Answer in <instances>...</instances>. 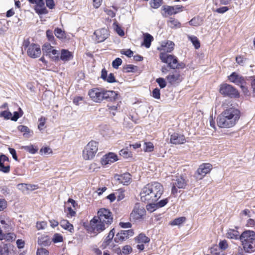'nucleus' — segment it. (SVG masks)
Segmentation results:
<instances>
[{
  "mask_svg": "<svg viewBox=\"0 0 255 255\" xmlns=\"http://www.w3.org/2000/svg\"><path fill=\"white\" fill-rule=\"evenodd\" d=\"M1 160L3 161H8V158L4 154L0 155V171L3 173H8L10 171V166L9 165H4L1 163Z\"/></svg>",
  "mask_w": 255,
  "mask_h": 255,
  "instance_id": "cd10ccee",
  "label": "nucleus"
},
{
  "mask_svg": "<svg viewBox=\"0 0 255 255\" xmlns=\"http://www.w3.org/2000/svg\"><path fill=\"white\" fill-rule=\"evenodd\" d=\"M163 192L162 185L158 182H152L145 185L140 193V199L144 202H156Z\"/></svg>",
  "mask_w": 255,
  "mask_h": 255,
  "instance_id": "f03ea898",
  "label": "nucleus"
},
{
  "mask_svg": "<svg viewBox=\"0 0 255 255\" xmlns=\"http://www.w3.org/2000/svg\"><path fill=\"white\" fill-rule=\"evenodd\" d=\"M46 36L49 41H52L54 39L53 32L50 30H47L46 31Z\"/></svg>",
  "mask_w": 255,
  "mask_h": 255,
  "instance_id": "774afa93",
  "label": "nucleus"
},
{
  "mask_svg": "<svg viewBox=\"0 0 255 255\" xmlns=\"http://www.w3.org/2000/svg\"><path fill=\"white\" fill-rule=\"evenodd\" d=\"M218 246L223 252L228 248L227 241L225 240L220 241Z\"/></svg>",
  "mask_w": 255,
  "mask_h": 255,
  "instance_id": "49530a36",
  "label": "nucleus"
},
{
  "mask_svg": "<svg viewBox=\"0 0 255 255\" xmlns=\"http://www.w3.org/2000/svg\"><path fill=\"white\" fill-rule=\"evenodd\" d=\"M98 151V142L90 141L83 150V157L85 160H91Z\"/></svg>",
  "mask_w": 255,
  "mask_h": 255,
  "instance_id": "39448f33",
  "label": "nucleus"
},
{
  "mask_svg": "<svg viewBox=\"0 0 255 255\" xmlns=\"http://www.w3.org/2000/svg\"><path fill=\"white\" fill-rule=\"evenodd\" d=\"M98 216L97 219L100 220V222L106 223L107 224V227L113 222V218L112 213L108 209H100L98 212Z\"/></svg>",
  "mask_w": 255,
  "mask_h": 255,
  "instance_id": "6e6552de",
  "label": "nucleus"
},
{
  "mask_svg": "<svg viewBox=\"0 0 255 255\" xmlns=\"http://www.w3.org/2000/svg\"><path fill=\"white\" fill-rule=\"evenodd\" d=\"M114 234L115 233L114 231V229L110 231L108 236L105 238L104 242L102 245L101 247L103 249H105L107 247V246H108L110 244L111 241L112 240L114 236Z\"/></svg>",
  "mask_w": 255,
  "mask_h": 255,
  "instance_id": "2f4dec72",
  "label": "nucleus"
},
{
  "mask_svg": "<svg viewBox=\"0 0 255 255\" xmlns=\"http://www.w3.org/2000/svg\"><path fill=\"white\" fill-rule=\"evenodd\" d=\"M18 187L20 188V187L22 188H26L27 190H34L38 188L37 185H31V184H19L18 185Z\"/></svg>",
  "mask_w": 255,
  "mask_h": 255,
  "instance_id": "37998d69",
  "label": "nucleus"
},
{
  "mask_svg": "<svg viewBox=\"0 0 255 255\" xmlns=\"http://www.w3.org/2000/svg\"><path fill=\"white\" fill-rule=\"evenodd\" d=\"M89 96L91 99L96 103H101L103 101V89L94 88L89 91Z\"/></svg>",
  "mask_w": 255,
  "mask_h": 255,
  "instance_id": "9b49d317",
  "label": "nucleus"
},
{
  "mask_svg": "<svg viewBox=\"0 0 255 255\" xmlns=\"http://www.w3.org/2000/svg\"><path fill=\"white\" fill-rule=\"evenodd\" d=\"M240 236L239 232L235 230L230 229L227 233V238L232 239H240Z\"/></svg>",
  "mask_w": 255,
  "mask_h": 255,
  "instance_id": "72a5a7b5",
  "label": "nucleus"
},
{
  "mask_svg": "<svg viewBox=\"0 0 255 255\" xmlns=\"http://www.w3.org/2000/svg\"><path fill=\"white\" fill-rule=\"evenodd\" d=\"M22 149H24L31 154H34L38 151V148L35 147L32 144L28 146H23L22 147Z\"/></svg>",
  "mask_w": 255,
  "mask_h": 255,
  "instance_id": "a19ab883",
  "label": "nucleus"
},
{
  "mask_svg": "<svg viewBox=\"0 0 255 255\" xmlns=\"http://www.w3.org/2000/svg\"><path fill=\"white\" fill-rule=\"evenodd\" d=\"M55 36L59 39H63L66 38V33L61 28H56L54 30Z\"/></svg>",
  "mask_w": 255,
  "mask_h": 255,
  "instance_id": "4c0bfd02",
  "label": "nucleus"
},
{
  "mask_svg": "<svg viewBox=\"0 0 255 255\" xmlns=\"http://www.w3.org/2000/svg\"><path fill=\"white\" fill-rule=\"evenodd\" d=\"M0 223L3 225L2 228L5 230V232H9L11 229L12 225L11 222L8 220H0Z\"/></svg>",
  "mask_w": 255,
  "mask_h": 255,
  "instance_id": "e433bc0d",
  "label": "nucleus"
},
{
  "mask_svg": "<svg viewBox=\"0 0 255 255\" xmlns=\"http://www.w3.org/2000/svg\"><path fill=\"white\" fill-rule=\"evenodd\" d=\"M42 50L44 55L48 56L53 61L59 60L58 51L53 48L49 43L44 44L42 47Z\"/></svg>",
  "mask_w": 255,
  "mask_h": 255,
  "instance_id": "1a4fd4ad",
  "label": "nucleus"
},
{
  "mask_svg": "<svg viewBox=\"0 0 255 255\" xmlns=\"http://www.w3.org/2000/svg\"><path fill=\"white\" fill-rule=\"evenodd\" d=\"M122 63V60L120 58H117L115 60H114L112 62L113 67L117 69L120 65H121Z\"/></svg>",
  "mask_w": 255,
  "mask_h": 255,
  "instance_id": "5fc2aeb1",
  "label": "nucleus"
},
{
  "mask_svg": "<svg viewBox=\"0 0 255 255\" xmlns=\"http://www.w3.org/2000/svg\"><path fill=\"white\" fill-rule=\"evenodd\" d=\"M240 240L242 244L245 243H255V232L253 231H244L240 236Z\"/></svg>",
  "mask_w": 255,
  "mask_h": 255,
  "instance_id": "f8f14e48",
  "label": "nucleus"
},
{
  "mask_svg": "<svg viewBox=\"0 0 255 255\" xmlns=\"http://www.w3.org/2000/svg\"><path fill=\"white\" fill-rule=\"evenodd\" d=\"M118 93L114 91L105 90L103 89V100L112 102L118 98Z\"/></svg>",
  "mask_w": 255,
  "mask_h": 255,
  "instance_id": "4be33fe9",
  "label": "nucleus"
},
{
  "mask_svg": "<svg viewBox=\"0 0 255 255\" xmlns=\"http://www.w3.org/2000/svg\"><path fill=\"white\" fill-rule=\"evenodd\" d=\"M240 117V111L231 107L227 108L218 117L217 125L222 128H230L237 124Z\"/></svg>",
  "mask_w": 255,
  "mask_h": 255,
  "instance_id": "f257e3e1",
  "label": "nucleus"
},
{
  "mask_svg": "<svg viewBox=\"0 0 255 255\" xmlns=\"http://www.w3.org/2000/svg\"><path fill=\"white\" fill-rule=\"evenodd\" d=\"M170 142L174 144H183L186 142L184 135L174 133L170 136Z\"/></svg>",
  "mask_w": 255,
  "mask_h": 255,
  "instance_id": "b1692460",
  "label": "nucleus"
},
{
  "mask_svg": "<svg viewBox=\"0 0 255 255\" xmlns=\"http://www.w3.org/2000/svg\"><path fill=\"white\" fill-rule=\"evenodd\" d=\"M120 155L123 156L124 158H128L131 156V153L128 151L127 149H123L120 151Z\"/></svg>",
  "mask_w": 255,
  "mask_h": 255,
  "instance_id": "8fccbe9b",
  "label": "nucleus"
},
{
  "mask_svg": "<svg viewBox=\"0 0 255 255\" xmlns=\"http://www.w3.org/2000/svg\"><path fill=\"white\" fill-rule=\"evenodd\" d=\"M121 53L127 56L128 57H131L133 55V52L130 49H123L121 51Z\"/></svg>",
  "mask_w": 255,
  "mask_h": 255,
  "instance_id": "052dcab7",
  "label": "nucleus"
},
{
  "mask_svg": "<svg viewBox=\"0 0 255 255\" xmlns=\"http://www.w3.org/2000/svg\"><path fill=\"white\" fill-rule=\"evenodd\" d=\"M212 169V165L210 163H203L200 165L196 171L197 178L202 179Z\"/></svg>",
  "mask_w": 255,
  "mask_h": 255,
  "instance_id": "ddd939ff",
  "label": "nucleus"
},
{
  "mask_svg": "<svg viewBox=\"0 0 255 255\" xmlns=\"http://www.w3.org/2000/svg\"><path fill=\"white\" fill-rule=\"evenodd\" d=\"M229 9L228 6H223L214 10V11L219 13H224Z\"/></svg>",
  "mask_w": 255,
  "mask_h": 255,
  "instance_id": "0e129e2a",
  "label": "nucleus"
},
{
  "mask_svg": "<svg viewBox=\"0 0 255 255\" xmlns=\"http://www.w3.org/2000/svg\"><path fill=\"white\" fill-rule=\"evenodd\" d=\"M228 79L231 82L237 85L241 86L242 88H244L243 86V84L245 82L244 78L243 76L238 74L236 72H233L228 76Z\"/></svg>",
  "mask_w": 255,
  "mask_h": 255,
  "instance_id": "aec40b11",
  "label": "nucleus"
},
{
  "mask_svg": "<svg viewBox=\"0 0 255 255\" xmlns=\"http://www.w3.org/2000/svg\"><path fill=\"white\" fill-rule=\"evenodd\" d=\"M220 93L225 96L231 98H237L239 96L238 91L232 85L223 84L220 86Z\"/></svg>",
  "mask_w": 255,
  "mask_h": 255,
  "instance_id": "0eeeda50",
  "label": "nucleus"
},
{
  "mask_svg": "<svg viewBox=\"0 0 255 255\" xmlns=\"http://www.w3.org/2000/svg\"><path fill=\"white\" fill-rule=\"evenodd\" d=\"M8 249L7 246L5 245L3 247H0V255H9Z\"/></svg>",
  "mask_w": 255,
  "mask_h": 255,
  "instance_id": "13d9d810",
  "label": "nucleus"
},
{
  "mask_svg": "<svg viewBox=\"0 0 255 255\" xmlns=\"http://www.w3.org/2000/svg\"><path fill=\"white\" fill-rule=\"evenodd\" d=\"M130 174L128 173H125L121 175H116L114 177L115 180L117 183L122 184L124 185H127L129 184L130 181Z\"/></svg>",
  "mask_w": 255,
  "mask_h": 255,
  "instance_id": "6ab92c4d",
  "label": "nucleus"
},
{
  "mask_svg": "<svg viewBox=\"0 0 255 255\" xmlns=\"http://www.w3.org/2000/svg\"><path fill=\"white\" fill-rule=\"evenodd\" d=\"M35 4V10L37 13L38 14H45L48 13L44 0H38Z\"/></svg>",
  "mask_w": 255,
  "mask_h": 255,
  "instance_id": "5701e85b",
  "label": "nucleus"
},
{
  "mask_svg": "<svg viewBox=\"0 0 255 255\" xmlns=\"http://www.w3.org/2000/svg\"><path fill=\"white\" fill-rule=\"evenodd\" d=\"M52 241L54 243L62 242L63 241V237L59 234H55Z\"/></svg>",
  "mask_w": 255,
  "mask_h": 255,
  "instance_id": "09e8293b",
  "label": "nucleus"
},
{
  "mask_svg": "<svg viewBox=\"0 0 255 255\" xmlns=\"http://www.w3.org/2000/svg\"><path fill=\"white\" fill-rule=\"evenodd\" d=\"M39 124L38 126V128L39 130H42L43 129V127L44 126L45 122H46V118L43 117H41L40 119H39L38 120Z\"/></svg>",
  "mask_w": 255,
  "mask_h": 255,
  "instance_id": "6e6d98bb",
  "label": "nucleus"
},
{
  "mask_svg": "<svg viewBox=\"0 0 255 255\" xmlns=\"http://www.w3.org/2000/svg\"><path fill=\"white\" fill-rule=\"evenodd\" d=\"M156 82L158 84L161 88H163L166 86V81L163 78H159L156 79Z\"/></svg>",
  "mask_w": 255,
  "mask_h": 255,
  "instance_id": "3c124183",
  "label": "nucleus"
},
{
  "mask_svg": "<svg viewBox=\"0 0 255 255\" xmlns=\"http://www.w3.org/2000/svg\"><path fill=\"white\" fill-rule=\"evenodd\" d=\"M133 231L132 230L121 231L116 235L115 241L116 242H123L128 239L129 237L133 236Z\"/></svg>",
  "mask_w": 255,
  "mask_h": 255,
  "instance_id": "a211bd4d",
  "label": "nucleus"
},
{
  "mask_svg": "<svg viewBox=\"0 0 255 255\" xmlns=\"http://www.w3.org/2000/svg\"><path fill=\"white\" fill-rule=\"evenodd\" d=\"M159 57L162 62L168 64V66L172 69H182L185 67L183 63H178L177 58L174 55L161 52Z\"/></svg>",
  "mask_w": 255,
  "mask_h": 255,
  "instance_id": "7ed1b4c3",
  "label": "nucleus"
},
{
  "mask_svg": "<svg viewBox=\"0 0 255 255\" xmlns=\"http://www.w3.org/2000/svg\"><path fill=\"white\" fill-rule=\"evenodd\" d=\"M38 244L42 246H47L50 245L51 241L47 236H41L38 239Z\"/></svg>",
  "mask_w": 255,
  "mask_h": 255,
  "instance_id": "473e14b6",
  "label": "nucleus"
},
{
  "mask_svg": "<svg viewBox=\"0 0 255 255\" xmlns=\"http://www.w3.org/2000/svg\"><path fill=\"white\" fill-rule=\"evenodd\" d=\"M115 29L117 33L121 36H123L125 35L124 30L118 24H115Z\"/></svg>",
  "mask_w": 255,
  "mask_h": 255,
  "instance_id": "e2e57ef3",
  "label": "nucleus"
},
{
  "mask_svg": "<svg viewBox=\"0 0 255 255\" xmlns=\"http://www.w3.org/2000/svg\"><path fill=\"white\" fill-rule=\"evenodd\" d=\"M174 43L171 41H164L161 43L159 47H158L157 49L159 51H162V52H171L174 49Z\"/></svg>",
  "mask_w": 255,
  "mask_h": 255,
  "instance_id": "412c9836",
  "label": "nucleus"
},
{
  "mask_svg": "<svg viewBox=\"0 0 255 255\" xmlns=\"http://www.w3.org/2000/svg\"><path fill=\"white\" fill-rule=\"evenodd\" d=\"M154 146L151 142H145L143 144V149L145 152H151L153 150Z\"/></svg>",
  "mask_w": 255,
  "mask_h": 255,
  "instance_id": "79ce46f5",
  "label": "nucleus"
},
{
  "mask_svg": "<svg viewBox=\"0 0 255 255\" xmlns=\"http://www.w3.org/2000/svg\"><path fill=\"white\" fill-rule=\"evenodd\" d=\"M186 220L184 217H181L176 219L169 223V225L171 226H178L183 223Z\"/></svg>",
  "mask_w": 255,
  "mask_h": 255,
  "instance_id": "ea45409f",
  "label": "nucleus"
},
{
  "mask_svg": "<svg viewBox=\"0 0 255 255\" xmlns=\"http://www.w3.org/2000/svg\"><path fill=\"white\" fill-rule=\"evenodd\" d=\"M134 240L137 244L136 248L140 251H143L144 249V245L148 244L150 241V239L143 233L139 234Z\"/></svg>",
  "mask_w": 255,
  "mask_h": 255,
  "instance_id": "4468645a",
  "label": "nucleus"
},
{
  "mask_svg": "<svg viewBox=\"0 0 255 255\" xmlns=\"http://www.w3.org/2000/svg\"><path fill=\"white\" fill-rule=\"evenodd\" d=\"M210 253L212 255H226L217 245H213L210 248Z\"/></svg>",
  "mask_w": 255,
  "mask_h": 255,
  "instance_id": "f704fd0d",
  "label": "nucleus"
},
{
  "mask_svg": "<svg viewBox=\"0 0 255 255\" xmlns=\"http://www.w3.org/2000/svg\"><path fill=\"white\" fill-rule=\"evenodd\" d=\"M7 202L3 199H0V211H3L6 208Z\"/></svg>",
  "mask_w": 255,
  "mask_h": 255,
  "instance_id": "338daca9",
  "label": "nucleus"
},
{
  "mask_svg": "<svg viewBox=\"0 0 255 255\" xmlns=\"http://www.w3.org/2000/svg\"><path fill=\"white\" fill-rule=\"evenodd\" d=\"M172 194L175 195L177 192V188H184L186 186V181L184 178L181 176H176L175 178L172 179Z\"/></svg>",
  "mask_w": 255,
  "mask_h": 255,
  "instance_id": "9d476101",
  "label": "nucleus"
},
{
  "mask_svg": "<svg viewBox=\"0 0 255 255\" xmlns=\"http://www.w3.org/2000/svg\"><path fill=\"white\" fill-rule=\"evenodd\" d=\"M162 3V0H151L150 2V6L153 8H158Z\"/></svg>",
  "mask_w": 255,
  "mask_h": 255,
  "instance_id": "c03bdc74",
  "label": "nucleus"
},
{
  "mask_svg": "<svg viewBox=\"0 0 255 255\" xmlns=\"http://www.w3.org/2000/svg\"><path fill=\"white\" fill-rule=\"evenodd\" d=\"M145 213L146 211L144 207L140 205L139 203H136L130 213V221L134 222L139 221L144 218Z\"/></svg>",
  "mask_w": 255,
  "mask_h": 255,
  "instance_id": "423d86ee",
  "label": "nucleus"
},
{
  "mask_svg": "<svg viewBox=\"0 0 255 255\" xmlns=\"http://www.w3.org/2000/svg\"><path fill=\"white\" fill-rule=\"evenodd\" d=\"M132 251V248L129 245H126L123 247L122 254L125 255H128Z\"/></svg>",
  "mask_w": 255,
  "mask_h": 255,
  "instance_id": "de8ad7c7",
  "label": "nucleus"
},
{
  "mask_svg": "<svg viewBox=\"0 0 255 255\" xmlns=\"http://www.w3.org/2000/svg\"><path fill=\"white\" fill-rule=\"evenodd\" d=\"M12 116L11 113L10 112L4 111L0 112V117H3L5 119H10Z\"/></svg>",
  "mask_w": 255,
  "mask_h": 255,
  "instance_id": "864d4df0",
  "label": "nucleus"
},
{
  "mask_svg": "<svg viewBox=\"0 0 255 255\" xmlns=\"http://www.w3.org/2000/svg\"><path fill=\"white\" fill-rule=\"evenodd\" d=\"M23 46L26 49L27 54L31 58H36L40 56L41 51L39 45L35 43H30L28 40H25Z\"/></svg>",
  "mask_w": 255,
  "mask_h": 255,
  "instance_id": "20e7f679",
  "label": "nucleus"
},
{
  "mask_svg": "<svg viewBox=\"0 0 255 255\" xmlns=\"http://www.w3.org/2000/svg\"><path fill=\"white\" fill-rule=\"evenodd\" d=\"M48 252L43 248L38 249L37 251V255H48Z\"/></svg>",
  "mask_w": 255,
  "mask_h": 255,
  "instance_id": "69168bd1",
  "label": "nucleus"
},
{
  "mask_svg": "<svg viewBox=\"0 0 255 255\" xmlns=\"http://www.w3.org/2000/svg\"><path fill=\"white\" fill-rule=\"evenodd\" d=\"M73 58V55L72 52L68 50L63 49L61 51L60 58L64 62L72 60Z\"/></svg>",
  "mask_w": 255,
  "mask_h": 255,
  "instance_id": "bb28decb",
  "label": "nucleus"
},
{
  "mask_svg": "<svg viewBox=\"0 0 255 255\" xmlns=\"http://www.w3.org/2000/svg\"><path fill=\"white\" fill-rule=\"evenodd\" d=\"M168 25L172 28H178L181 27L180 22L176 19L170 17L167 22Z\"/></svg>",
  "mask_w": 255,
  "mask_h": 255,
  "instance_id": "7c9ffc66",
  "label": "nucleus"
},
{
  "mask_svg": "<svg viewBox=\"0 0 255 255\" xmlns=\"http://www.w3.org/2000/svg\"><path fill=\"white\" fill-rule=\"evenodd\" d=\"M90 225L94 233H100L104 231L107 227V224L100 222L96 217H94L90 222Z\"/></svg>",
  "mask_w": 255,
  "mask_h": 255,
  "instance_id": "2eb2a0df",
  "label": "nucleus"
},
{
  "mask_svg": "<svg viewBox=\"0 0 255 255\" xmlns=\"http://www.w3.org/2000/svg\"><path fill=\"white\" fill-rule=\"evenodd\" d=\"M188 39L192 42L196 49H198L200 47V43L196 36L194 35H188Z\"/></svg>",
  "mask_w": 255,
  "mask_h": 255,
  "instance_id": "58836bf2",
  "label": "nucleus"
},
{
  "mask_svg": "<svg viewBox=\"0 0 255 255\" xmlns=\"http://www.w3.org/2000/svg\"><path fill=\"white\" fill-rule=\"evenodd\" d=\"M152 97L156 99L160 98V90L158 88L154 89L152 91Z\"/></svg>",
  "mask_w": 255,
  "mask_h": 255,
  "instance_id": "680f3d73",
  "label": "nucleus"
},
{
  "mask_svg": "<svg viewBox=\"0 0 255 255\" xmlns=\"http://www.w3.org/2000/svg\"><path fill=\"white\" fill-rule=\"evenodd\" d=\"M246 252L251 253L255 251V243H245L242 244Z\"/></svg>",
  "mask_w": 255,
  "mask_h": 255,
  "instance_id": "c9c22d12",
  "label": "nucleus"
},
{
  "mask_svg": "<svg viewBox=\"0 0 255 255\" xmlns=\"http://www.w3.org/2000/svg\"><path fill=\"white\" fill-rule=\"evenodd\" d=\"M168 199L166 198L160 200L156 203V208H161L164 207L168 203Z\"/></svg>",
  "mask_w": 255,
  "mask_h": 255,
  "instance_id": "4d7b16f0",
  "label": "nucleus"
},
{
  "mask_svg": "<svg viewBox=\"0 0 255 255\" xmlns=\"http://www.w3.org/2000/svg\"><path fill=\"white\" fill-rule=\"evenodd\" d=\"M47 226V223L45 221L37 222L36 228L38 230H43Z\"/></svg>",
  "mask_w": 255,
  "mask_h": 255,
  "instance_id": "bf43d9fd",
  "label": "nucleus"
},
{
  "mask_svg": "<svg viewBox=\"0 0 255 255\" xmlns=\"http://www.w3.org/2000/svg\"><path fill=\"white\" fill-rule=\"evenodd\" d=\"M149 204L146 206V209L147 211L150 212H152L155 211L157 208H156V204L153 203V202H148Z\"/></svg>",
  "mask_w": 255,
  "mask_h": 255,
  "instance_id": "603ef678",
  "label": "nucleus"
},
{
  "mask_svg": "<svg viewBox=\"0 0 255 255\" xmlns=\"http://www.w3.org/2000/svg\"><path fill=\"white\" fill-rule=\"evenodd\" d=\"M183 7L181 5H175L174 6H167L164 8L165 12H167L169 15L175 14L179 11H182Z\"/></svg>",
  "mask_w": 255,
  "mask_h": 255,
  "instance_id": "a878e982",
  "label": "nucleus"
},
{
  "mask_svg": "<svg viewBox=\"0 0 255 255\" xmlns=\"http://www.w3.org/2000/svg\"><path fill=\"white\" fill-rule=\"evenodd\" d=\"M143 42L142 45H144L146 48H149L151 45V42L153 40V37L152 35L148 33H143Z\"/></svg>",
  "mask_w": 255,
  "mask_h": 255,
  "instance_id": "c85d7f7f",
  "label": "nucleus"
},
{
  "mask_svg": "<svg viewBox=\"0 0 255 255\" xmlns=\"http://www.w3.org/2000/svg\"><path fill=\"white\" fill-rule=\"evenodd\" d=\"M94 34L95 36L94 40L97 43L103 42L109 35L108 30L106 28L97 29L94 32Z\"/></svg>",
  "mask_w": 255,
  "mask_h": 255,
  "instance_id": "dca6fc26",
  "label": "nucleus"
},
{
  "mask_svg": "<svg viewBox=\"0 0 255 255\" xmlns=\"http://www.w3.org/2000/svg\"><path fill=\"white\" fill-rule=\"evenodd\" d=\"M118 160L117 154L113 152H109L105 154L101 159V163L102 165H106L111 164Z\"/></svg>",
  "mask_w": 255,
  "mask_h": 255,
  "instance_id": "f3484780",
  "label": "nucleus"
},
{
  "mask_svg": "<svg viewBox=\"0 0 255 255\" xmlns=\"http://www.w3.org/2000/svg\"><path fill=\"white\" fill-rule=\"evenodd\" d=\"M18 129L21 132H24V135H26V136H27V135L30 132V130L28 127L22 125L19 126L18 127Z\"/></svg>",
  "mask_w": 255,
  "mask_h": 255,
  "instance_id": "a18cd8bd",
  "label": "nucleus"
},
{
  "mask_svg": "<svg viewBox=\"0 0 255 255\" xmlns=\"http://www.w3.org/2000/svg\"><path fill=\"white\" fill-rule=\"evenodd\" d=\"M168 82L171 84L178 83L182 81V78L178 72H174L166 77Z\"/></svg>",
  "mask_w": 255,
  "mask_h": 255,
  "instance_id": "393cba45",
  "label": "nucleus"
},
{
  "mask_svg": "<svg viewBox=\"0 0 255 255\" xmlns=\"http://www.w3.org/2000/svg\"><path fill=\"white\" fill-rule=\"evenodd\" d=\"M60 225L62 228H63L65 230H67L71 233H73L74 232V227L73 226L70 224L67 220H62L60 222Z\"/></svg>",
  "mask_w": 255,
  "mask_h": 255,
  "instance_id": "c756f323",
  "label": "nucleus"
}]
</instances>
